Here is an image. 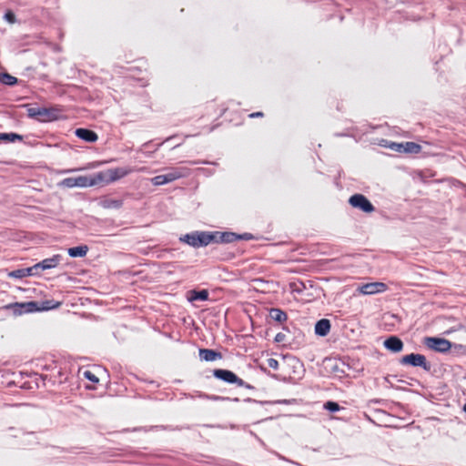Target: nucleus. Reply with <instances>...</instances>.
I'll list each match as a JSON object with an SVG mask.
<instances>
[{"mask_svg":"<svg viewBox=\"0 0 466 466\" xmlns=\"http://www.w3.org/2000/svg\"><path fill=\"white\" fill-rule=\"evenodd\" d=\"M147 168L145 167L140 168L136 167H115L108 168L100 172L94 174L91 177H89V187L90 186H106L115 181H117L130 173L137 171H145Z\"/></svg>","mask_w":466,"mask_h":466,"instance_id":"f257e3e1","label":"nucleus"},{"mask_svg":"<svg viewBox=\"0 0 466 466\" xmlns=\"http://www.w3.org/2000/svg\"><path fill=\"white\" fill-rule=\"evenodd\" d=\"M180 240L194 248H199L208 246L211 242L217 240V235L208 232L197 231L191 234H186L180 238Z\"/></svg>","mask_w":466,"mask_h":466,"instance_id":"f03ea898","label":"nucleus"},{"mask_svg":"<svg viewBox=\"0 0 466 466\" xmlns=\"http://www.w3.org/2000/svg\"><path fill=\"white\" fill-rule=\"evenodd\" d=\"M89 390L101 389L100 395L103 394L105 386L107 383V374L105 369L96 366L94 371H89Z\"/></svg>","mask_w":466,"mask_h":466,"instance_id":"7ed1b4c3","label":"nucleus"},{"mask_svg":"<svg viewBox=\"0 0 466 466\" xmlns=\"http://www.w3.org/2000/svg\"><path fill=\"white\" fill-rule=\"evenodd\" d=\"M27 116L39 121L47 122L56 119L57 112L53 108L32 106L27 109Z\"/></svg>","mask_w":466,"mask_h":466,"instance_id":"20e7f679","label":"nucleus"},{"mask_svg":"<svg viewBox=\"0 0 466 466\" xmlns=\"http://www.w3.org/2000/svg\"><path fill=\"white\" fill-rule=\"evenodd\" d=\"M5 308L13 309L15 314L21 315L24 313L35 312V311H38L41 309H51L52 307L44 306L43 308H40L38 306L37 302L28 301V302H22V303H19V302L12 303V304L5 306Z\"/></svg>","mask_w":466,"mask_h":466,"instance_id":"39448f33","label":"nucleus"},{"mask_svg":"<svg viewBox=\"0 0 466 466\" xmlns=\"http://www.w3.org/2000/svg\"><path fill=\"white\" fill-rule=\"evenodd\" d=\"M423 342L427 348L438 352H447L451 349V342L443 338L426 337Z\"/></svg>","mask_w":466,"mask_h":466,"instance_id":"423d86ee","label":"nucleus"},{"mask_svg":"<svg viewBox=\"0 0 466 466\" xmlns=\"http://www.w3.org/2000/svg\"><path fill=\"white\" fill-rule=\"evenodd\" d=\"M400 363L402 365H410L413 367H421L423 370L429 371L431 370V365L427 361L426 357L422 354L410 353L403 356L400 359Z\"/></svg>","mask_w":466,"mask_h":466,"instance_id":"0eeeda50","label":"nucleus"},{"mask_svg":"<svg viewBox=\"0 0 466 466\" xmlns=\"http://www.w3.org/2000/svg\"><path fill=\"white\" fill-rule=\"evenodd\" d=\"M215 378L230 384H236L238 387H243L245 382L238 378L234 372L228 370L216 369L213 370Z\"/></svg>","mask_w":466,"mask_h":466,"instance_id":"6e6552de","label":"nucleus"},{"mask_svg":"<svg viewBox=\"0 0 466 466\" xmlns=\"http://www.w3.org/2000/svg\"><path fill=\"white\" fill-rule=\"evenodd\" d=\"M349 203L356 208H359L366 213H371L375 208L370 201L362 194H355L349 199Z\"/></svg>","mask_w":466,"mask_h":466,"instance_id":"1a4fd4ad","label":"nucleus"},{"mask_svg":"<svg viewBox=\"0 0 466 466\" xmlns=\"http://www.w3.org/2000/svg\"><path fill=\"white\" fill-rule=\"evenodd\" d=\"M388 289L387 284L383 282H370L362 284L358 288L360 293L363 295H373L385 292Z\"/></svg>","mask_w":466,"mask_h":466,"instance_id":"9d476101","label":"nucleus"},{"mask_svg":"<svg viewBox=\"0 0 466 466\" xmlns=\"http://www.w3.org/2000/svg\"><path fill=\"white\" fill-rule=\"evenodd\" d=\"M61 261V256L60 255H54L52 258H46L42 260L41 262L34 265V268L35 269V272L37 273V270L40 268L42 270L48 269L55 268L56 265H58Z\"/></svg>","mask_w":466,"mask_h":466,"instance_id":"9b49d317","label":"nucleus"},{"mask_svg":"<svg viewBox=\"0 0 466 466\" xmlns=\"http://www.w3.org/2000/svg\"><path fill=\"white\" fill-rule=\"evenodd\" d=\"M383 345L387 350L392 352H400L404 347L402 340L396 336H390L388 338L384 341Z\"/></svg>","mask_w":466,"mask_h":466,"instance_id":"f8f14e48","label":"nucleus"},{"mask_svg":"<svg viewBox=\"0 0 466 466\" xmlns=\"http://www.w3.org/2000/svg\"><path fill=\"white\" fill-rule=\"evenodd\" d=\"M188 175V169L187 167H176L172 168L167 174H164L167 183H171L178 178L185 177Z\"/></svg>","mask_w":466,"mask_h":466,"instance_id":"ddd939ff","label":"nucleus"},{"mask_svg":"<svg viewBox=\"0 0 466 466\" xmlns=\"http://www.w3.org/2000/svg\"><path fill=\"white\" fill-rule=\"evenodd\" d=\"M199 358L205 361H215L222 359V354L210 349H200L198 350Z\"/></svg>","mask_w":466,"mask_h":466,"instance_id":"4468645a","label":"nucleus"},{"mask_svg":"<svg viewBox=\"0 0 466 466\" xmlns=\"http://www.w3.org/2000/svg\"><path fill=\"white\" fill-rule=\"evenodd\" d=\"M62 185L67 187H86L87 185V177L84 176L66 177L62 181Z\"/></svg>","mask_w":466,"mask_h":466,"instance_id":"2eb2a0df","label":"nucleus"},{"mask_svg":"<svg viewBox=\"0 0 466 466\" xmlns=\"http://www.w3.org/2000/svg\"><path fill=\"white\" fill-rule=\"evenodd\" d=\"M331 324L329 319H321L315 324V333L319 336H327L330 331Z\"/></svg>","mask_w":466,"mask_h":466,"instance_id":"dca6fc26","label":"nucleus"},{"mask_svg":"<svg viewBox=\"0 0 466 466\" xmlns=\"http://www.w3.org/2000/svg\"><path fill=\"white\" fill-rule=\"evenodd\" d=\"M99 204L104 208L117 209L122 207L123 201L121 199H115L108 197H105L99 200Z\"/></svg>","mask_w":466,"mask_h":466,"instance_id":"f3484780","label":"nucleus"},{"mask_svg":"<svg viewBox=\"0 0 466 466\" xmlns=\"http://www.w3.org/2000/svg\"><path fill=\"white\" fill-rule=\"evenodd\" d=\"M269 317L271 318V319H273L274 321L279 322L280 324H282L288 320L287 313L279 308L270 309Z\"/></svg>","mask_w":466,"mask_h":466,"instance_id":"a211bd4d","label":"nucleus"},{"mask_svg":"<svg viewBox=\"0 0 466 466\" xmlns=\"http://www.w3.org/2000/svg\"><path fill=\"white\" fill-rule=\"evenodd\" d=\"M35 274H36V272H35V268L33 266V267H30V268H20V269L13 270L8 275L11 278L22 279V278H25V277H27V276H32V275H35Z\"/></svg>","mask_w":466,"mask_h":466,"instance_id":"6ab92c4d","label":"nucleus"},{"mask_svg":"<svg viewBox=\"0 0 466 466\" xmlns=\"http://www.w3.org/2000/svg\"><path fill=\"white\" fill-rule=\"evenodd\" d=\"M187 299L189 301H195V300H208V291L207 289L202 290H190L187 293Z\"/></svg>","mask_w":466,"mask_h":466,"instance_id":"aec40b11","label":"nucleus"},{"mask_svg":"<svg viewBox=\"0 0 466 466\" xmlns=\"http://www.w3.org/2000/svg\"><path fill=\"white\" fill-rule=\"evenodd\" d=\"M217 235V240L214 242H223V243H230L237 239H238V236L235 233L225 232V233H215Z\"/></svg>","mask_w":466,"mask_h":466,"instance_id":"412c9836","label":"nucleus"},{"mask_svg":"<svg viewBox=\"0 0 466 466\" xmlns=\"http://www.w3.org/2000/svg\"><path fill=\"white\" fill-rule=\"evenodd\" d=\"M421 151V146L415 142H404L403 152L418 154Z\"/></svg>","mask_w":466,"mask_h":466,"instance_id":"4be33fe9","label":"nucleus"},{"mask_svg":"<svg viewBox=\"0 0 466 466\" xmlns=\"http://www.w3.org/2000/svg\"><path fill=\"white\" fill-rule=\"evenodd\" d=\"M87 252V247L86 246H79L75 248H70L68 249V254L73 257H84L86 256Z\"/></svg>","mask_w":466,"mask_h":466,"instance_id":"5701e85b","label":"nucleus"},{"mask_svg":"<svg viewBox=\"0 0 466 466\" xmlns=\"http://www.w3.org/2000/svg\"><path fill=\"white\" fill-rule=\"evenodd\" d=\"M0 137L9 141V142H15L16 140H23V137L15 134V133H8V134H1Z\"/></svg>","mask_w":466,"mask_h":466,"instance_id":"b1692460","label":"nucleus"},{"mask_svg":"<svg viewBox=\"0 0 466 466\" xmlns=\"http://www.w3.org/2000/svg\"><path fill=\"white\" fill-rule=\"evenodd\" d=\"M0 80L6 85H14L16 83V78L9 74H3Z\"/></svg>","mask_w":466,"mask_h":466,"instance_id":"393cba45","label":"nucleus"},{"mask_svg":"<svg viewBox=\"0 0 466 466\" xmlns=\"http://www.w3.org/2000/svg\"><path fill=\"white\" fill-rule=\"evenodd\" d=\"M151 182L155 186H162L167 184L164 175H158L151 178Z\"/></svg>","mask_w":466,"mask_h":466,"instance_id":"a878e982","label":"nucleus"},{"mask_svg":"<svg viewBox=\"0 0 466 466\" xmlns=\"http://www.w3.org/2000/svg\"><path fill=\"white\" fill-rule=\"evenodd\" d=\"M324 408L329 411H338L339 410V405L334 401H328L324 404Z\"/></svg>","mask_w":466,"mask_h":466,"instance_id":"bb28decb","label":"nucleus"},{"mask_svg":"<svg viewBox=\"0 0 466 466\" xmlns=\"http://www.w3.org/2000/svg\"><path fill=\"white\" fill-rule=\"evenodd\" d=\"M76 135L82 138L83 140L87 141V128H78L76 130Z\"/></svg>","mask_w":466,"mask_h":466,"instance_id":"cd10ccee","label":"nucleus"},{"mask_svg":"<svg viewBox=\"0 0 466 466\" xmlns=\"http://www.w3.org/2000/svg\"><path fill=\"white\" fill-rule=\"evenodd\" d=\"M267 365L268 368L277 370L279 369V361L276 359L269 358L267 360Z\"/></svg>","mask_w":466,"mask_h":466,"instance_id":"c85d7f7f","label":"nucleus"},{"mask_svg":"<svg viewBox=\"0 0 466 466\" xmlns=\"http://www.w3.org/2000/svg\"><path fill=\"white\" fill-rule=\"evenodd\" d=\"M403 147H404V143H392L390 146V148H391L392 150H395L397 152H403Z\"/></svg>","mask_w":466,"mask_h":466,"instance_id":"c756f323","label":"nucleus"},{"mask_svg":"<svg viewBox=\"0 0 466 466\" xmlns=\"http://www.w3.org/2000/svg\"><path fill=\"white\" fill-rule=\"evenodd\" d=\"M5 18L11 24L15 22V15L12 11H7L5 15Z\"/></svg>","mask_w":466,"mask_h":466,"instance_id":"7c9ffc66","label":"nucleus"},{"mask_svg":"<svg viewBox=\"0 0 466 466\" xmlns=\"http://www.w3.org/2000/svg\"><path fill=\"white\" fill-rule=\"evenodd\" d=\"M97 140V135L92 130H89V143L96 142Z\"/></svg>","mask_w":466,"mask_h":466,"instance_id":"2f4dec72","label":"nucleus"},{"mask_svg":"<svg viewBox=\"0 0 466 466\" xmlns=\"http://www.w3.org/2000/svg\"><path fill=\"white\" fill-rule=\"evenodd\" d=\"M248 116H249L250 118H255V117H263V116H264V113H263V112H260V111H258V112H254V113L249 114V115H248Z\"/></svg>","mask_w":466,"mask_h":466,"instance_id":"473e14b6","label":"nucleus"},{"mask_svg":"<svg viewBox=\"0 0 466 466\" xmlns=\"http://www.w3.org/2000/svg\"><path fill=\"white\" fill-rule=\"evenodd\" d=\"M283 338H284V335L281 334V333H279L276 335V338H275V340L278 341V342H280L283 340Z\"/></svg>","mask_w":466,"mask_h":466,"instance_id":"72a5a7b5","label":"nucleus"},{"mask_svg":"<svg viewBox=\"0 0 466 466\" xmlns=\"http://www.w3.org/2000/svg\"><path fill=\"white\" fill-rule=\"evenodd\" d=\"M82 373H83V376H84L85 378H87V370H85V371H83Z\"/></svg>","mask_w":466,"mask_h":466,"instance_id":"f704fd0d","label":"nucleus"},{"mask_svg":"<svg viewBox=\"0 0 466 466\" xmlns=\"http://www.w3.org/2000/svg\"><path fill=\"white\" fill-rule=\"evenodd\" d=\"M462 410L466 413V401L465 404L463 405Z\"/></svg>","mask_w":466,"mask_h":466,"instance_id":"c9c22d12","label":"nucleus"},{"mask_svg":"<svg viewBox=\"0 0 466 466\" xmlns=\"http://www.w3.org/2000/svg\"><path fill=\"white\" fill-rule=\"evenodd\" d=\"M94 167V165H90V164H89L88 168H91V167Z\"/></svg>","mask_w":466,"mask_h":466,"instance_id":"e433bc0d","label":"nucleus"}]
</instances>
